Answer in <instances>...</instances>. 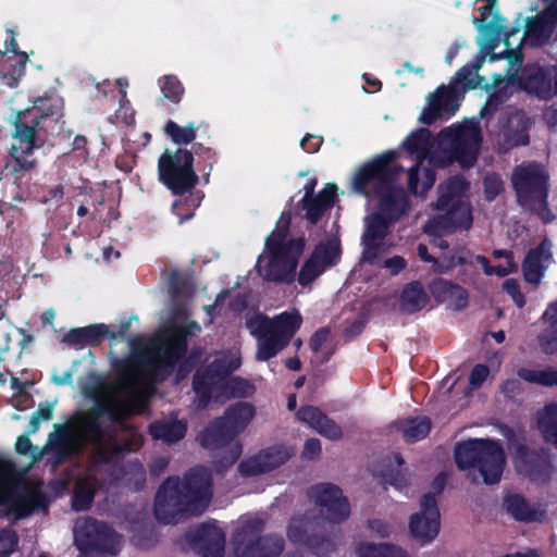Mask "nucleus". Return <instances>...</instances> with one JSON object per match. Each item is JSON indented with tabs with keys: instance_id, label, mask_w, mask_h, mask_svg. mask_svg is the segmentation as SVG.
Instances as JSON below:
<instances>
[{
	"instance_id": "4d7b16f0",
	"label": "nucleus",
	"mask_w": 557,
	"mask_h": 557,
	"mask_svg": "<svg viewBox=\"0 0 557 557\" xmlns=\"http://www.w3.org/2000/svg\"><path fill=\"white\" fill-rule=\"evenodd\" d=\"M52 416V409L50 407L46 408H39L30 420V425L33 428V431H36L38 428V424L41 421L50 420Z\"/></svg>"
},
{
	"instance_id": "4468645a",
	"label": "nucleus",
	"mask_w": 557,
	"mask_h": 557,
	"mask_svg": "<svg viewBox=\"0 0 557 557\" xmlns=\"http://www.w3.org/2000/svg\"><path fill=\"white\" fill-rule=\"evenodd\" d=\"M191 163L193 157L187 150L165 151L158 164L160 181L174 194H184L197 183Z\"/></svg>"
},
{
	"instance_id": "c756f323",
	"label": "nucleus",
	"mask_w": 557,
	"mask_h": 557,
	"mask_svg": "<svg viewBox=\"0 0 557 557\" xmlns=\"http://www.w3.org/2000/svg\"><path fill=\"white\" fill-rule=\"evenodd\" d=\"M9 45L12 47L11 50L14 52V57L5 58L4 62L7 65L12 67V70L9 74L0 72V76L2 77L7 86L14 87L16 86L18 79L24 75L25 65L28 60V57L24 52L16 51V42L14 37H11Z\"/></svg>"
},
{
	"instance_id": "9d476101",
	"label": "nucleus",
	"mask_w": 557,
	"mask_h": 557,
	"mask_svg": "<svg viewBox=\"0 0 557 557\" xmlns=\"http://www.w3.org/2000/svg\"><path fill=\"white\" fill-rule=\"evenodd\" d=\"M62 109V99L52 96L37 99L32 108L18 113L10 149L11 158L16 163L14 170H30L35 166L32 157L37 147L35 126L39 125V119L60 116Z\"/></svg>"
},
{
	"instance_id": "f257e3e1",
	"label": "nucleus",
	"mask_w": 557,
	"mask_h": 557,
	"mask_svg": "<svg viewBox=\"0 0 557 557\" xmlns=\"http://www.w3.org/2000/svg\"><path fill=\"white\" fill-rule=\"evenodd\" d=\"M200 326L177 312L163 330L148 344L139 360H131L116 383H107L100 376L86 377L83 393L94 403L88 413L76 414L66 425L50 436V444L65 453L92 443L100 460H109L116 450L111 435L102 429V417L120 419L128 413L141 412L153 392V383L165 374L183 356L185 338L196 334Z\"/></svg>"
},
{
	"instance_id": "58836bf2",
	"label": "nucleus",
	"mask_w": 557,
	"mask_h": 557,
	"mask_svg": "<svg viewBox=\"0 0 557 557\" xmlns=\"http://www.w3.org/2000/svg\"><path fill=\"white\" fill-rule=\"evenodd\" d=\"M431 429L429 419L417 418L403 423V433L408 442H417L424 438Z\"/></svg>"
},
{
	"instance_id": "20e7f679",
	"label": "nucleus",
	"mask_w": 557,
	"mask_h": 557,
	"mask_svg": "<svg viewBox=\"0 0 557 557\" xmlns=\"http://www.w3.org/2000/svg\"><path fill=\"white\" fill-rule=\"evenodd\" d=\"M394 157L395 152L391 151L362 165L351 180V187L356 193L366 197H380L379 211L366 218V230L362 235V259L370 263L381 261L392 247L386 239L389 223L406 208L404 190L392 187L389 182V162Z\"/></svg>"
},
{
	"instance_id": "f03ea898",
	"label": "nucleus",
	"mask_w": 557,
	"mask_h": 557,
	"mask_svg": "<svg viewBox=\"0 0 557 557\" xmlns=\"http://www.w3.org/2000/svg\"><path fill=\"white\" fill-rule=\"evenodd\" d=\"M481 141L476 122L467 121L443 129L436 139H431L428 129L412 132L403 146L418 164L409 170V188L416 195L430 189L435 181L433 166H444L457 161L461 166H472Z\"/></svg>"
},
{
	"instance_id": "338daca9",
	"label": "nucleus",
	"mask_w": 557,
	"mask_h": 557,
	"mask_svg": "<svg viewBox=\"0 0 557 557\" xmlns=\"http://www.w3.org/2000/svg\"><path fill=\"white\" fill-rule=\"evenodd\" d=\"M53 381L59 385L67 384L72 381V375L69 372H65L60 376H53Z\"/></svg>"
},
{
	"instance_id": "f3484780",
	"label": "nucleus",
	"mask_w": 557,
	"mask_h": 557,
	"mask_svg": "<svg viewBox=\"0 0 557 557\" xmlns=\"http://www.w3.org/2000/svg\"><path fill=\"white\" fill-rule=\"evenodd\" d=\"M319 522L308 517H296L287 527V536L290 542L307 546L317 556H325L334 549V542L330 539H320L314 531Z\"/></svg>"
},
{
	"instance_id": "603ef678",
	"label": "nucleus",
	"mask_w": 557,
	"mask_h": 557,
	"mask_svg": "<svg viewBox=\"0 0 557 557\" xmlns=\"http://www.w3.org/2000/svg\"><path fill=\"white\" fill-rule=\"evenodd\" d=\"M488 369L483 364L475 366L470 374V384L474 387L480 386L488 376Z\"/></svg>"
},
{
	"instance_id": "6ab92c4d",
	"label": "nucleus",
	"mask_w": 557,
	"mask_h": 557,
	"mask_svg": "<svg viewBox=\"0 0 557 557\" xmlns=\"http://www.w3.org/2000/svg\"><path fill=\"white\" fill-rule=\"evenodd\" d=\"M520 82L528 92L543 99L552 98L557 95V67L542 69L536 65L525 67L520 75Z\"/></svg>"
},
{
	"instance_id": "a878e982",
	"label": "nucleus",
	"mask_w": 557,
	"mask_h": 557,
	"mask_svg": "<svg viewBox=\"0 0 557 557\" xmlns=\"http://www.w3.org/2000/svg\"><path fill=\"white\" fill-rule=\"evenodd\" d=\"M397 304L401 312L414 313L430 305V296L421 283L410 282L400 290Z\"/></svg>"
},
{
	"instance_id": "864d4df0",
	"label": "nucleus",
	"mask_w": 557,
	"mask_h": 557,
	"mask_svg": "<svg viewBox=\"0 0 557 557\" xmlns=\"http://www.w3.org/2000/svg\"><path fill=\"white\" fill-rule=\"evenodd\" d=\"M322 143V137L308 135L301 140L300 146L305 151L312 153L317 152L320 149Z\"/></svg>"
},
{
	"instance_id": "6e6d98bb",
	"label": "nucleus",
	"mask_w": 557,
	"mask_h": 557,
	"mask_svg": "<svg viewBox=\"0 0 557 557\" xmlns=\"http://www.w3.org/2000/svg\"><path fill=\"white\" fill-rule=\"evenodd\" d=\"M370 530L380 537H386L391 534V527L379 519L369 522Z\"/></svg>"
},
{
	"instance_id": "49530a36",
	"label": "nucleus",
	"mask_w": 557,
	"mask_h": 557,
	"mask_svg": "<svg viewBox=\"0 0 557 557\" xmlns=\"http://www.w3.org/2000/svg\"><path fill=\"white\" fill-rule=\"evenodd\" d=\"M381 267L389 274L396 275L407 267V261L401 256H393L382 260Z\"/></svg>"
},
{
	"instance_id": "a19ab883",
	"label": "nucleus",
	"mask_w": 557,
	"mask_h": 557,
	"mask_svg": "<svg viewBox=\"0 0 557 557\" xmlns=\"http://www.w3.org/2000/svg\"><path fill=\"white\" fill-rule=\"evenodd\" d=\"M506 509L517 519L525 520L529 517L528 505L523 497L510 495L505 499Z\"/></svg>"
},
{
	"instance_id": "c85d7f7f",
	"label": "nucleus",
	"mask_w": 557,
	"mask_h": 557,
	"mask_svg": "<svg viewBox=\"0 0 557 557\" xmlns=\"http://www.w3.org/2000/svg\"><path fill=\"white\" fill-rule=\"evenodd\" d=\"M150 432L153 438L172 443L181 440L185 435L186 425L174 418H169L152 424Z\"/></svg>"
},
{
	"instance_id": "72a5a7b5",
	"label": "nucleus",
	"mask_w": 557,
	"mask_h": 557,
	"mask_svg": "<svg viewBox=\"0 0 557 557\" xmlns=\"http://www.w3.org/2000/svg\"><path fill=\"white\" fill-rule=\"evenodd\" d=\"M539 429L545 441L557 447V403L539 412Z\"/></svg>"
},
{
	"instance_id": "f704fd0d",
	"label": "nucleus",
	"mask_w": 557,
	"mask_h": 557,
	"mask_svg": "<svg viewBox=\"0 0 557 557\" xmlns=\"http://www.w3.org/2000/svg\"><path fill=\"white\" fill-rule=\"evenodd\" d=\"M518 376L530 383H535L544 386H557V369L522 368L518 371Z\"/></svg>"
},
{
	"instance_id": "e433bc0d",
	"label": "nucleus",
	"mask_w": 557,
	"mask_h": 557,
	"mask_svg": "<svg viewBox=\"0 0 557 557\" xmlns=\"http://www.w3.org/2000/svg\"><path fill=\"white\" fill-rule=\"evenodd\" d=\"M163 98L172 103H178L184 95V87L174 75H164L158 81Z\"/></svg>"
},
{
	"instance_id": "ddd939ff",
	"label": "nucleus",
	"mask_w": 557,
	"mask_h": 557,
	"mask_svg": "<svg viewBox=\"0 0 557 557\" xmlns=\"http://www.w3.org/2000/svg\"><path fill=\"white\" fill-rule=\"evenodd\" d=\"M255 417V408L247 403L230 407L223 418L214 421L200 436L203 447L213 448L243 432Z\"/></svg>"
},
{
	"instance_id": "37998d69",
	"label": "nucleus",
	"mask_w": 557,
	"mask_h": 557,
	"mask_svg": "<svg viewBox=\"0 0 557 557\" xmlns=\"http://www.w3.org/2000/svg\"><path fill=\"white\" fill-rule=\"evenodd\" d=\"M16 330L8 322H0V360L9 351L12 334Z\"/></svg>"
},
{
	"instance_id": "cd10ccee",
	"label": "nucleus",
	"mask_w": 557,
	"mask_h": 557,
	"mask_svg": "<svg viewBox=\"0 0 557 557\" xmlns=\"http://www.w3.org/2000/svg\"><path fill=\"white\" fill-rule=\"evenodd\" d=\"M283 549V540L276 536H267L258 540L244 550L237 548V554L240 557H275Z\"/></svg>"
},
{
	"instance_id": "393cba45",
	"label": "nucleus",
	"mask_w": 557,
	"mask_h": 557,
	"mask_svg": "<svg viewBox=\"0 0 557 557\" xmlns=\"http://www.w3.org/2000/svg\"><path fill=\"white\" fill-rule=\"evenodd\" d=\"M550 243L543 242L539 248L531 250L523 263V273L528 282L537 284L544 270L552 263Z\"/></svg>"
},
{
	"instance_id": "c03bdc74",
	"label": "nucleus",
	"mask_w": 557,
	"mask_h": 557,
	"mask_svg": "<svg viewBox=\"0 0 557 557\" xmlns=\"http://www.w3.org/2000/svg\"><path fill=\"white\" fill-rule=\"evenodd\" d=\"M503 189V183L497 175H487L484 180V193L488 200H493Z\"/></svg>"
},
{
	"instance_id": "6e6552de",
	"label": "nucleus",
	"mask_w": 557,
	"mask_h": 557,
	"mask_svg": "<svg viewBox=\"0 0 557 557\" xmlns=\"http://www.w3.org/2000/svg\"><path fill=\"white\" fill-rule=\"evenodd\" d=\"M240 364L238 351L231 349L221 352L210 362L207 370L198 372L195 376L194 388L201 397L200 404L207 405L211 398L222 399L236 396H248L252 392L251 385L239 377H228V374Z\"/></svg>"
},
{
	"instance_id": "69168bd1",
	"label": "nucleus",
	"mask_w": 557,
	"mask_h": 557,
	"mask_svg": "<svg viewBox=\"0 0 557 557\" xmlns=\"http://www.w3.org/2000/svg\"><path fill=\"white\" fill-rule=\"evenodd\" d=\"M445 482H446V476L444 474H440L433 482V488L440 493L444 485H445Z\"/></svg>"
},
{
	"instance_id": "774afa93",
	"label": "nucleus",
	"mask_w": 557,
	"mask_h": 557,
	"mask_svg": "<svg viewBox=\"0 0 557 557\" xmlns=\"http://www.w3.org/2000/svg\"><path fill=\"white\" fill-rule=\"evenodd\" d=\"M286 367L289 369V370H298L300 368V361L298 358H289L286 360Z\"/></svg>"
},
{
	"instance_id": "de8ad7c7",
	"label": "nucleus",
	"mask_w": 557,
	"mask_h": 557,
	"mask_svg": "<svg viewBox=\"0 0 557 557\" xmlns=\"http://www.w3.org/2000/svg\"><path fill=\"white\" fill-rule=\"evenodd\" d=\"M16 544V536L11 531L0 533V557H7L13 552Z\"/></svg>"
},
{
	"instance_id": "423d86ee",
	"label": "nucleus",
	"mask_w": 557,
	"mask_h": 557,
	"mask_svg": "<svg viewBox=\"0 0 557 557\" xmlns=\"http://www.w3.org/2000/svg\"><path fill=\"white\" fill-rule=\"evenodd\" d=\"M210 475L206 469L191 471L184 481L169 479L160 487L156 497L154 512L157 518L170 523L183 510L193 515L200 513L211 497Z\"/></svg>"
},
{
	"instance_id": "0e129e2a",
	"label": "nucleus",
	"mask_w": 557,
	"mask_h": 557,
	"mask_svg": "<svg viewBox=\"0 0 557 557\" xmlns=\"http://www.w3.org/2000/svg\"><path fill=\"white\" fill-rule=\"evenodd\" d=\"M55 318V312L52 310V309H49V310H46L42 314H41V321L45 323V324H49L51 325L53 320Z\"/></svg>"
},
{
	"instance_id": "ea45409f",
	"label": "nucleus",
	"mask_w": 557,
	"mask_h": 557,
	"mask_svg": "<svg viewBox=\"0 0 557 557\" xmlns=\"http://www.w3.org/2000/svg\"><path fill=\"white\" fill-rule=\"evenodd\" d=\"M165 133L174 144L187 145L196 137V127L194 124L180 126L173 121H169L165 125Z\"/></svg>"
},
{
	"instance_id": "5fc2aeb1",
	"label": "nucleus",
	"mask_w": 557,
	"mask_h": 557,
	"mask_svg": "<svg viewBox=\"0 0 557 557\" xmlns=\"http://www.w3.org/2000/svg\"><path fill=\"white\" fill-rule=\"evenodd\" d=\"M321 453V444L319 440L311 438L305 444L302 455L307 459H314Z\"/></svg>"
},
{
	"instance_id": "09e8293b",
	"label": "nucleus",
	"mask_w": 557,
	"mask_h": 557,
	"mask_svg": "<svg viewBox=\"0 0 557 557\" xmlns=\"http://www.w3.org/2000/svg\"><path fill=\"white\" fill-rule=\"evenodd\" d=\"M84 335H86V339L88 344H92L97 342L101 336L106 335L108 333V326L104 324L99 325H89L86 327H82Z\"/></svg>"
},
{
	"instance_id": "79ce46f5",
	"label": "nucleus",
	"mask_w": 557,
	"mask_h": 557,
	"mask_svg": "<svg viewBox=\"0 0 557 557\" xmlns=\"http://www.w3.org/2000/svg\"><path fill=\"white\" fill-rule=\"evenodd\" d=\"M533 454L529 453L524 447H519L515 457V465L520 473L530 475L534 480H537V475L533 468L529 466L533 461Z\"/></svg>"
},
{
	"instance_id": "4c0bfd02",
	"label": "nucleus",
	"mask_w": 557,
	"mask_h": 557,
	"mask_svg": "<svg viewBox=\"0 0 557 557\" xmlns=\"http://www.w3.org/2000/svg\"><path fill=\"white\" fill-rule=\"evenodd\" d=\"M202 195L199 191L189 193L173 203V211L183 222L193 216L195 209L200 205Z\"/></svg>"
},
{
	"instance_id": "13d9d810",
	"label": "nucleus",
	"mask_w": 557,
	"mask_h": 557,
	"mask_svg": "<svg viewBox=\"0 0 557 557\" xmlns=\"http://www.w3.org/2000/svg\"><path fill=\"white\" fill-rule=\"evenodd\" d=\"M329 336V332L326 330H321L317 332L311 338L310 346L314 351H320L323 348V344L326 342Z\"/></svg>"
},
{
	"instance_id": "7c9ffc66",
	"label": "nucleus",
	"mask_w": 557,
	"mask_h": 557,
	"mask_svg": "<svg viewBox=\"0 0 557 557\" xmlns=\"http://www.w3.org/2000/svg\"><path fill=\"white\" fill-rule=\"evenodd\" d=\"M357 557H412L406 549L389 544L361 543L356 548Z\"/></svg>"
},
{
	"instance_id": "473e14b6",
	"label": "nucleus",
	"mask_w": 557,
	"mask_h": 557,
	"mask_svg": "<svg viewBox=\"0 0 557 557\" xmlns=\"http://www.w3.org/2000/svg\"><path fill=\"white\" fill-rule=\"evenodd\" d=\"M494 258L496 259H505L504 263L497 264L495 267H491L488 261L483 256H476L475 261L480 263L484 270L486 275H497V276H506L517 270V263L512 259V255L507 250H495L493 252Z\"/></svg>"
},
{
	"instance_id": "8fccbe9b",
	"label": "nucleus",
	"mask_w": 557,
	"mask_h": 557,
	"mask_svg": "<svg viewBox=\"0 0 557 557\" xmlns=\"http://www.w3.org/2000/svg\"><path fill=\"white\" fill-rule=\"evenodd\" d=\"M503 286L507 294L511 296L515 304L520 308L523 307L524 299L519 290L518 283L515 280H506Z\"/></svg>"
},
{
	"instance_id": "3c124183",
	"label": "nucleus",
	"mask_w": 557,
	"mask_h": 557,
	"mask_svg": "<svg viewBox=\"0 0 557 557\" xmlns=\"http://www.w3.org/2000/svg\"><path fill=\"white\" fill-rule=\"evenodd\" d=\"M85 332H83L82 327L71 330L65 336L63 337V342L73 345V346H84L89 345L87 342L86 335H84Z\"/></svg>"
},
{
	"instance_id": "bf43d9fd",
	"label": "nucleus",
	"mask_w": 557,
	"mask_h": 557,
	"mask_svg": "<svg viewBox=\"0 0 557 557\" xmlns=\"http://www.w3.org/2000/svg\"><path fill=\"white\" fill-rule=\"evenodd\" d=\"M543 318L552 324L550 331L557 332V301L548 306Z\"/></svg>"
},
{
	"instance_id": "9b49d317",
	"label": "nucleus",
	"mask_w": 557,
	"mask_h": 557,
	"mask_svg": "<svg viewBox=\"0 0 557 557\" xmlns=\"http://www.w3.org/2000/svg\"><path fill=\"white\" fill-rule=\"evenodd\" d=\"M302 318L298 310L282 312L270 319L258 314L247 322L250 333L258 339L256 358L267 361L275 357L299 330Z\"/></svg>"
},
{
	"instance_id": "680f3d73",
	"label": "nucleus",
	"mask_w": 557,
	"mask_h": 557,
	"mask_svg": "<svg viewBox=\"0 0 557 557\" xmlns=\"http://www.w3.org/2000/svg\"><path fill=\"white\" fill-rule=\"evenodd\" d=\"M120 252L111 245L102 248V258L104 262L110 263L113 260L119 259Z\"/></svg>"
},
{
	"instance_id": "dca6fc26",
	"label": "nucleus",
	"mask_w": 557,
	"mask_h": 557,
	"mask_svg": "<svg viewBox=\"0 0 557 557\" xmlns=\"http://www.w3.org/2000/svg\"><path fill=\"white\" fill-rule=\"evenodd\" d=\"M440 511L435 496L425 494L420 503L419 511L412 513L409 519L410 536L421 545L434 541L440 532Z\"/></svg>"
},
{
	"instance_id": "2f4dec72",
	"label": "nucleus",
	"mask_w": 557,
	"mask_h": 557,
	"mask_svg": "<svg viewBox=\"0 0 557 557\" xmlns=\"http://www.w3.org/2000/svg\"><path fill=\"white\" fill-rule=\"evenodd\" d=\"M418 255L423 261L432 262L433 270L438 273H446L458 264L466 262V258L462 255L455 256L450 251H444L437 258H433L424 245H419Z\"/></svg>"
},
{
	"instance_id": "a211bd4d",
	"label": "nucleus",
	"mask_w": 557,
	"mask_h": 557,
	"mask_svg": "<svg viewBox=\"0 0 557 557\" xmlns=\"http://www.w3.org/2000/svg\"><path fill=\"white\" fill-rule=\"evenodd\" d=\"M311 498L320 506V511L333 522L349 516V504L338 487L320 484L311 490Z\"/></svg>"
},
{
	"instance_id": "bb28decb",
	"label": "nucleus",
	"mask_w": 557,
	"mask_h": 557,
	"mask_svg": "<svg viewBox=\"0 0 557 557\" xmlns=\"http://www.w3.org/2000/svg\"><path fill=\"white\" fill-rule=\"evenodd\" d=\"M198 537L201 543L202 557H222L225 536L220 528L214 524L203 525Z\"/></svg>"
},
{
	"instance_id": "aec40b11",
	"label": "nucleus",
	"mask_w": 557,
	"mask_h": 557,
	"mask_svg": "<svg viewBox=\"0 0 557 557\" xmlns=\"http://www.w3.org/2000/svg\"><path fill=\"white\" fill-rule=\"evenodd\" d=\"M432 296L450 310H463L469 304V293L462 286L447 280L436 278L430 283Z\"/></svg>"
},
{
	"instance_id": "5701e85b",
	"label": "nucleus",
	"mask_w": 557,
	"mask_h": 557,
	"mask_svg": "<svg viewBox=\"0 0 557 557\" xmlns=\"http://www.w3.org/2000/svg\"><path fill=\"white\" fill-rule=\"evenodd\" d=\"M556 22L557 2L528 22L523 40L534 46L544 44L550 37Z\"/></svg>"
},
{
	"instance_id": "39448f33",
	"label": "nucleus",
	"mask_w": 557,
	"mask_h": 557,
	"mask_svg": "<svg viewBox=\"0 0 557 557\" xmlns=\"http://www.w3.org/2000/svg\"><path fill=\"white\" fill-rule=\"evenodd\" d=\"M495 3L496 0H486V4L479 8L481 12L480 18L474 20V23L483 33L482 38L479 40L480 55L476 58L475 63L471 66L466 65L458 71L456 84L441 86L428 97L426 107L419 117L421 123L432 124L438 119L453 115L457 111L463 94L459 85H462V88H475L481 85L482 79L478 75V70L482 66L485 58L499 46L502 37L505 38L506 46L510 48L509 37L517 30H503V26L498 22L493 25L490 15H492Z\"/></svg>"
},
{
	"instance_id": "412c9836",
	"label": "nucleus",
	"mask_w": 557,
	"mask_h": 557,
	"mask_svg": "<svg viewBox=\"0 0 557 557\" xmlns=\"http://www.w3.org/2000/svg\"><path fill=\"white\" fill-rule=\"evenodd\" d=\"M315 185L317 180L310 178L304 187V208L307 212V218L311 222H315L325 210L331 208L336 198V186L334 184H327L323 190L313 198L312 194Z\"/></svg>"
},
{
	"instance_id": "1a4fd4ad",
	"label": "nucleus",
	"mask_w": 557,
	"mask_h": 557,
	"mask_svg": "<svg viewBox=\"0 0 557 557\" xmlns=\"http://www.w3.org/2000/svg\"><path fill=\"white\" fill-rule=\"evenodd\" d=\"M468 185L461 177H455L441 185L440 196L433 206V216L425 224V233L440 237L457 230H468L472 223L471 209L462 199Z\"/></svg>"
},
{
	"instance_id": "c9c22d12",
	"label": "nucleus",
	"mask_w": 557,
	"mask_h": 557,
	"mask_svg": "<svg viewBox=\"0 0 557 557\" xmlns=\"http://www.w3.org/2000/svg\"><path fill=\"white\" fill-rule=\"evenodd\" d=\"M95 484V479L91 476L77 481L73 496V508L75 510H84L90 505L94 497Z\"/></svg>"
},
{
	"instance_id": "4be33fe9",
	"label": "nucleus",
	"mask_w": 557,
	"mask_h": 557,
	"mask_svg": "<svg viewBox=\"0 0 557 557\" xmlns=\"http://www.w3.org/2000/svg\"><path fill=\"white\" fill-rule=\"evenodd\" d=\"M293 450L285 446H275L268 450L261 451L253 458L240 465V471L244 474H258L270 471L282 463L286 462L292 456Z\"/></svg>"
},
{
	"instance_id": "f8f14e48",
	"label": "nucleus",
	"mask_w": 557,
	"mask_h": 557,
	"mask_svg": "<svg viewBox=\"0 0 557 557\" xmlns=\"http://www.w3.org/2000/svg\"><path fill=\"white\" fill-rule=\"evenodd\" d=\"M547 180L544 168L533 163L520 165L512 177L520 203L535 211L544 222L553 219L545 206Z\"/></svg>"
},
{
	"instance_id": "0eeeda50",
	"label": "nucleus",
	"mask_w": 557,
	"mask_h": 557,
	"mask_svg": "<svg viewBox=\"0 0 557 557\" xmlns=\"http://www.w3.org/2000/svg\"><path fill=\"white\" fill-rule=\"evenodd\" d=\"M459 469L468 472L474 483L496 484L500 481L506 456L499 442L491 438H471L455 448Z\"/></svg>"
},
{
	"instance_id": "a18cd8bd",
	"label": "nucleus",
	"mask_w": 557,
	"mask_h": 557,
	"mask_svg": "<svg viewBox=\"0 0 557 557\" xmlns=\"http://www.w3.org/2000/svg\"><path fill=\"white\" fill-rule=\"evenodd\" d=\"M540 346L545 354H557V332L545 331L540 337Z\"/></svg>"
},
{
	"instance_id": "2eb2a0df",
	"label": "nucleus",
	"mask_w": 557,
	"mask_h": 557,
	"mask_svg": "<svg viewBox=\"0 0 557 557\" xmlns=\"http://www.w3.org/2000/svg\"><path fill=\"white\" fill-rule=\"evenodd\" d=\"M74 537L79 550L77 557H85L94 550L115 555L122 546L121 537L113 530L91 520L77 521Z\"/></svg>"
},
{
	"instance_id": "052dcab7",
	"label": "nucleus",
	"mask_w": 557,
	"mask_h": 557,
	"mask_svg": "<svg viewBox=\"0 0 557 557\" xmlns=\"http://www.w3.org/2000/svg\"><path fill=\"white\" fill-rule=\"evenodd\" d=\"M32 443L27 436H20L15 444V449L20 454H28L32 450Z\"/></svg>"
},
{
	"instance_id": "b1692460",
	"label": "nucleus",
	"mask_w": 557,
	"mask_h": 557,
	"mask_svg": "<svg viewBox=\"0 0 557 557\" xmlns=\"http://www.w3.org/2000/svg\"><path fill=\"white\" fill-rule=\"evenodd\" d=\"M297 418L330 440H338L343 435L342 429L317 407L306 406L300 408Z\"/></svg>"
},
{
	"instance_id": "7ed1b4c3",
	"label": "nucleus",
	"mask_w": 557,
	"mask_h": 557,
	"mask_svg": "<svg viewBox=\"0 0 557 557\" xmlns=\"http://www.w3.org/2000/svg\"><path fill=\"white\" fill-rule=\"evenodd\" d=\"M287 226L288 220L282 215L258 258L257 270L264 280L285 284L297 280L300 286L307 287L337 263L341 256L339 242L337 238H330L317 245L296 273L306 243L302 236H288Z\"/></svg>"
},
{
	"instance_id": "e2e57ef3",
	"label": "nucleus",
	"mask_w": 557,
	"mask_h": 557,
	"mask_svg": "<svg viewBox=\"0 0 557 557\" xmlns=\"http://www.w3.org/2000/svg\"><path fill=\"white\" fill-rule=\"evenodd\" d=\"M228 295H230L228 292L220 294V296L215 300V304L213 306L207 308L208 314L211 315V311H213V310H218V309L220 310L223 307L224 300L226 299V297Z\"/></svg>"
}]
</instances>
